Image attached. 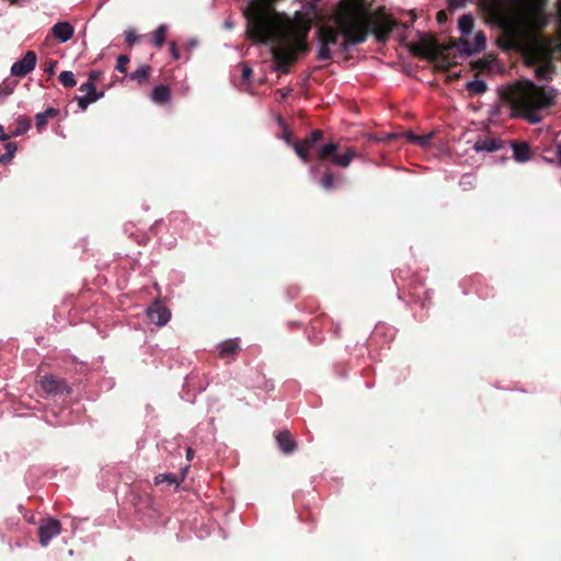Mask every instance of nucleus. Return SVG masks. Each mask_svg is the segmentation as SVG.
I'll use <instances>...</instances> for the list:
<instances>
[{"label":"nucleus","mask_w":561,"mask_h":561,"mask_svg":"<svg viewBox=\"0 0 561 561\" xmlns=\"http://www.w3.org/2000/svg\"><path fill=\"white\" fill-rule=\"evenodd\" d=\"M394 22L383 13H370L358 1H345L331 23L317 30L318 59L325 61L335 50L347 51L350 46L364 43L371 31L378 42H385Z\"/></svg>","instance_id":"f257e3e1"},{"label":"nucleus","mask_w":561,"mask_h":561,"mask_svg":"<svg viewBox=\"0 0 561 561\" xmlns=\"http://www.w3.org/2000/svg\"><path fill=\"white\" fill-rule=\"evenodd\" d=\"M554 98L553 89L538 87L530 81L518 82L504 93V99L511 105L512 115L523 117L531 124L542 119L540 111L550 107Z\"/></svg>","instance_id":"f03ea898"},{"label":"nucleus","mask_w":561,"mask_h":561,"mask_svg":"<svg viewBox=\"0 0 561 561\" xmlns=\"http://www.w3.org/2000/svg\"><path fill=\"white\" fill-rule=\"evenodd\" d=\"M339 145L335 142H328L319 148L318 159L325 160L331 157L332 162L342 168H347L353 159L357 156V152L347 147L341 153H337Z\"/></svg>","instance_id":"7ed1b4c3"},{"label":"nucleus","mask_w":561,"mask_h":561,"mask_svg":"<svg viewBox=\"0 0 561 561\" xmlns=\"http://www.w3.org/2000/svg\"><path fill=\"white\" fill-rule=\"evenodd\" d=\"M36 61V54L32 50H28L25 53L21 60L12 65L10 72L14 77H25L27 73L35 69Z\"/></svg>","instance_id":"20e7f679"},{"label":"nucleus","mask_w":561,"mask_h":561,"mask_svg":"<svg viewBox=\"0 0 561 561\" xmlns=\"http://www.w3.org/2000/svg\"><path fill=\"white\" fill-rule=\"evenodd\" d=\"M61 526L57 519L49 518L41 524L38 528L39 542L46 547L49 541L60 534Z\"/></svg>","instance_id":"39448f33"},{"label":"nucleus","mask_w":561,"mask_h":561,"mask_svg":"<svg viewBox=\"0 0 561 561\" xmlns=\"http://www.w3.org/2000/svg\"><path fill=\"white\" fill-rule=\"evenodd\" d=\"M486 38L483 32H477L472 41L468 38L460 39L458 45L459 50L465 51L468 55H472L481 51L485 48Z\"/></svg>","instance_id":"423d86ee"},{"label":"nucleus","mask_w":561,"mask_h":561,"mask_svg":"<svg viewBox=\"0 0 561 561\" xmlns=\"http://www.w3.org/2000/svg\"><path fill=\"white\" fill-rule=\"evenodd\" d=\"M147 316L152 323L162 327L169 322L171 313L167 307L160 302H154L148 308Z\"/></svg>","instance_id":"0eeeda50"},{"label":"nucleus","mask_w":561,"mask_h":561,"mask_svg":"<svg viewBox=\"0 0 561 561\" xmlns=\"http://www.w3.org/2000/svg\"><path fill=\"white\" fill-rule=\"evenodd\" d=\"M503 147V141L501 139L494 137H480L473 144V149L477 152L485 151V152H494L500 150Z\"/></svg>","instance_id":"6e6552de"},{"label":"nucleus","mask_w":561,"mask_h":561,"mask_svg":"<svg viewBox=\"0 0 561 561\" xmlns=\"http://www.w3.org/2000/svg\"><path fill=\"white\" fill-rule=\"evenodd\" d=\"M51 34L58 42L66 43L73 36L75 28L68 22H58L51 27Z\"/></svg>","instance_id":"1a4fd4ad"},{"label":"nucleus","mask_w":561,"mask_h":561,"mask_svg":"<svg viewBox=\"0 0 561 561\" xmlns=\"http://www.w3.org/2000/svg\"><path fill=\"white\" fill-rule=\"evenodd\" d=\"M276 442L279 449L285 454H290L296 449V442L288 431H280L276 434Z\"/></svg>","instance_id":"9d476101"},{"label":"nucleus","mask_w":561,"mask_h":561,"mask_svg":"<svg viewBox=\"0 0 561 561\" xmlns=\"http://www.w3.org/2000/svg\"><path fill=\"white\" fill-rule=\"evenodd\" d=\"M171 91L169 87L160 84L153 88L151 100L157 104H164L170 101Z\"/></svg>","instance_id":"9b49d317"},{"label":"nucleus","mask_w":561,"mask_h":561,"mask_svg":"<svg viewBox=\"0 0 561 561\" xmlns=\"http://www.w3.org/2000/svg\"><path fill=\"white\" fill-rule=\"evenodd\" d=\"M513 154L516 161L526 162L530 159L529 146L525 142L513 145Z\"/></svg>","instance_id":"f8f14e48"},{"label":"nucleus","mask_w":561,"mask_h":561,"mask_svg":"<svg viewBox=\"0 0 561 561\" xmlns=\"http://www.w3.org/2000/svg\"><path fill=\"white\" fill-rule=\"evenodd\" d=\"M219 355L221 357H227L230 355L236 354L240 350L239 341L237 339L234 340H227L222 342L219 346Z\"/></svg>","instance_id":"ddd939ff"},{"label":"nucleus","mask_w":561,"mask_h":561,"mask_svg":"<svg viewBox=\"0 0 561 561\" xmlns=\"http://www.w3.org/2000/svg\"><path fill=\"white\" fill-rule=\"evenodd\" d=\"M554 67L553 65L546 60L535 68V75L539 80H550L553 73Z\"/></svg>","instance_id":"4468645a"},{"label":"nucleus","mask_w":561,"mask_h":561,"mask_svg":"<svg viewBox=\"0 0 561 561\" xmlns=\"http://www.w3.org/2000/svg\"><path fill=\"white\" fill-rule=\"evenodd\" d=\"M42 388L48 393H56L61 389V382L54 376H45L41 379Z\"/></svg>","instance_id":"2eb2a0df"},{"label":"nucleus","mask_w":561,"mask_h":561,"mask_svg":"<svg viewBox=\"0 0 561 561\" xmlns=\"http://www.w3.org/2000/svg\"><path fill=\"white\" fill-rule=\"evenodd\" d=\"M293 148L297 156L305 162H308L310 159L309 151L311 147L305 140H300L293 144Z\"/></svg>","instance_id":"dca6fc26"},{"label":"nucleus","mask_w":561,"mask_h":561,"mask_svg":"<svg viewBox=\"0 0 561 561\" xmlns=\"http://www.w3.org/2000/svg\"><path fill=\"white\" fill-rule=\"evenodd\" d=\"M30 127V121L24 116H19L15 121V128L11 131L12 137H18L25 134Z\"/></svg>","instance_id":"f3484780"},{"label":"nucleus","mask_w":561,"mask_h":561,"mask_svg":"<svg viewBox=\"0 0 561 561\" xmlns=\"http://www.w3.org/2000/svg\"><path fill=\"white\" fill-rule=\"evenodd\" d=\"M80 92L84 93L83 96H98V100L103 96V93H96L93 83V75L89 76V81L80 85Z\"/></svg>","instance_id":"a211bd4d"},{"label":"nucleus","mask_w":561,"mask_h":561,"mask_svg":"<svg viewBox=\"0 0 561 561\" xmlns=\"http://www.w3.org/2000/svg\"><path fill=\"white\" fill-rule=\"evenodd\" d=\"M474 21L470 15H462L459 19L458 27L462 35H469L473 30Z\"/></svg>","instance_id":"6ab92c4d"},{"label":"nucleus","mask_w":561,"mask_h":561,"mask_svg":"<svg viewBox=\"0 0 561 561\" xmlns=\"http://www.w3.org/2000/svg\"><path fill=\"white\" fill-rule=\"evenodd\" d=\"M167 31H168V28L164 24L159 25L158 28L154 31V33L152 35V43L157 47H161L163 45V43L165 42Z\"/></svg>","instance_id":"aec40b11"},{"label":"nucleus","mask_w":561,"mask_h":561,"mask_svg":"<svg viewBox=\"0 0 561 561\" xmlns=\"http://www.w3.org/2000/svg\"><path fill=\"white\" fill-rule=\"evenodd\" d=\"M467 89L473 94H482L486 91V83L483 80L476 79L467 83Z\"/></svg>","instance_id":"412c9836"},{"label":"nucleus","mask_w":561,"mask_h":561,"mask_svg":"<svg viewBox=\"0 0 561 561\" xmlns=\"http://www.w3.org/2000/svg\"><path fill=\"white\" fill-rule=\"evenodd\" d=\"M150 70L149 66L142 65L130 75V78L137 81H145L149 77Z\"/></svg>","instance_id":"4be33fe9"},{"label":"nucleus","mask_w":561,"mask_h":561,"mask_svg":"<svg viewBox=\"0 0 561 561\" xmlns=\"http://www.w3.org/2000/svg\"><path fill=\"white\" fill-rule=\"evenodd\" d=\"M59 81L66 88H72V87H75L77 84V81L75 79V75L71 71H62V72H60Z\"/></svg>","instance_id":"5701e85b"},{"label":"nucleus","mask_w":561,"mask_h":561,"mask_svg":"<svg viewBox=\"0 0 561 561\" xmlns=\"http://www.w3.org/2000/svg\"><path fill=\"white\" fill-rule=\"evenodd\" d=\"M167 482L168 484H175L179 485V481L176 480L174 474H159L154 478L156 484H161Z\"/></svg>","instance_id":"b1692460"},{"label":"nucleus","mask_w":561,"mask_h":561,"mask_svg":"<svg viewBox=\"0 0 561 561\" xmlns=\"http://www.w3.org/2000/svg\"><path fill=\"white\" fill-rule=\"evenodd\" d=\"M16 145L14 142H8L5 145V153L1 156V158L3 159L4 163L9 162L12 160V158L14 157L15 152H16Z\"/></svg>","instance_id":"393cba45"},{"label":"nucleus","mask_w":561,"mask_h":561,"mask_svg":"<svg viewBox=\"0 0 561 561\" xmlns=\"http://www.w3.org/2000/svg\"><path fill=\"white\" fill-rule=\"evenodd\" d=\"M78 105L81 108V111H85L89 104L98 101V96H78Z\"/></svg>","instance_id":"a878e982"},{"label":"nucleus","mask_w":561,"mask_h":561,"mask_svg":"<svg viewBox=\"0 0 561 561\" xmlns=\"http://www.w3.org/2000/svg\"><path fill=\"white\" fill-rule=\"evenodd\" d=\"M322 137H323V133H322L321 130H319V129H316V130H313V131L310 134V136H309L308 138H306V139H304V140H305L306 142H308V145L312 148V147H313V145H314L317 141H319V140H321V139H322Z\"/></svg>","instance_id":"bb28decb"},{"label":"nucleus","mask_w":561,"mask_h":561,"mask_svg":"<svg viewBox=\"0 0 561 561\" xmlns=\"http://www.w3.org/2000/svg\"><path fill=\"white\" fill-rule=\"evenodd\" d=\"M128 61H129V59L126 55H121L116 61V70H118L122 73H125L127 70Z\"/></svg>","instance_id":"cd10ccee"},{"label":"nucleus","mask_w":561,"mask_h":561,"mask_svg":"<svg viewBox=\"0 0 561 561\" xmlns=\"http://www.w3.org/2000/svg\"><path fill=\"white\" fill-rule=\"evenodd\" d=\"M48 118L45 115L38 113L35 116L36 128L42 131L47 125Z\"/></svg>","instance_id":"c85d7f7f"},{"label":"nucleus","mask_w":561,"mask_h":561,"mask_svg":"<svg viewBox=\"0 0 561 561\" xmlns=\"http://www.w3.org/2000/svg\"><path fill=\"white\" fill-rule=\"evenodd\" d=\"M321 184L324 188L330 190L334 185V178L331 173H325L321 180Z\"/></svg>","instance_id":"c756f323"},{"label":"nucleus","mask_w":561,"mask_h":561,"mask_svg":"<svg viewBox=\"0 0 561 561\" xmlns=\"http://www.w3.org/2000/svg\"><path fill=\"white\" fill-rule=\"evenodd\" d=\"M13 89H14V84L3 82L2 85L0 87V96H7V95L11 94Z\"/></svg>","instance_id":"7c9ffc66"},{"label":"nucleus","mask_w":561,"mask_h":561,"mask_svg":"<svg viewBox=\"0 0 561 561\" xmlns=\"http://www.w3.org/2000/svg\"><path fill=\"white\" fill-rule=\"evenodd\" d=\"M430 139H431V135L417 136V137L413 138V142L420 145L421 147H425L430 142Z\"/></svg>","instance_id":"2f4dec72"},{"label":"nucleus","mask_w":561,"mask_h":561,"mask_svg":"<svg viewBox=\"0 0 561 561\" xmlns=\"http://www.w3.org/2000/svg\"><path fill=\"white\" fill-rule=\"evenodd\" d=\"M56 66L57 61L49 60L45 64L44 71L47 72L49 76H53L55 73Z\"/></svg>","instance_id":"473e14b6"},{"label":"nucleus","mask_w":561,"mask_h":561,"mask_svg":"<svg viewBox=\"0 0 561 561\" xmlns=\"http://www.w3.org/2000/svg\"><path fill=\"white\" fill-rule=\"evenodd\" d=\"M241 72H242V79L244 81H249L252 76V69L247 65H242Z\"/></svg>","instance_id":"72a5a7b5"},{"label":"nucleus","mask_w":561,"mask_h":561,"mask_svg":"<svg viewBox=\"0 0 561 561\" xmlns=\"http://www.w3.org/2000/svg\"><path fill=\"white\" fill-rule=\"evenodd\" d=\"M553 147L556 159L558 163L561 165V140H556Z\"/></svg>","instance_id":"f704fd0d"},{"label":"nucleus","mask_w":561,"mask_h":561,"mask_svg":"<svg viewBox=\"0 0 561 561\" xmlns=\"http://www.w3.org/2000/svg\"><path fill=\"white\" fill-rule=\"evenodd\" d=\"M11 137H12V134L5 133L4 127L0 124V141H5Z\"/></svg>","instance_id":"c9c22d12"},{"label":"nucleus","mask_w":561,"mask_h":561,"mask_svg":"<svg viewBox=\"0 0 561 561\" xmlns=\"http://www.w3.org/2000/svg\"><path fill=\"white\" fill-rule=\"evenodd\" d=\"M170 51H171L173 59L178 60L180 58V54L178 51L175 43L170 44Z\"/></svg>","instance_id":"e433bc0d"},{"label":"nucleus","mask_w":561,"mask_h":561,"mask_svg":"<svg viewBox=\"0 0 561 561\" xmlns=\"http://www.w3.org/2000/svg\"><path fill=\"white\" fill-rule=\"evenodd\" d=\"M136 39H137V36H136V34L133 31L126 32V41L129 44H134L136 42Z\"/></svg>","instance_id":"4c0bfd02"},{"label":"nucleus","mask_w":561,"mask_h":561,"mask_svg":"<svg viewBox=\"0 0 561 561\" xmlns=\"http://www.w3.org/2000/svg\"><path fill=\"white\" fill-rule=\"evenodd\" d=\"M41 114L45 115V117L50 118L57 115V110L49 107L45 112H42Z\"/></svg>","instance_id":"58836bf2"},{"label":"nucleus","mask_w":561,"mask_h":561,"mask_svg":"<svg viewBox=\"0 0 561 561\" xmlns=\"http://www.w3.org/2000/svg\"><path fill=\"white\" fill-rule=\"evenodd\" d=\"M405 136L409 139V141H411V142H413V138L417 137V135H414L412 133H408Z\"/></svg>","instance_id":"ea45409f"},{"label":"nucleus","mask_w":561,"mask_h":561,"mask_svg":"<svg viewBox=\"0 0 561 561\" xmlns=\"http://www.w3.org/2000/svg\"><path fill=\"white\" fill-rule=\"evenodd\" d=\"M186 457H187V459H188V460H190V459H192V457H193V450H192V448H188V449L186 450Z\"/></svg>","instance_id":"a19ab883"},{"label":"nucleus","mask_w":561,"mask_h":561,"mask_svg":"<svg viewBox=\"0 0 561 561\" xmlns=\"http://www.w3.org/2000/svg\"><path fill=\"white\" fill-rule=\"evenodd\" d=\"M90 75H93V82H94L95 80H98V78H99V73H98V72H94V71H93V72H91Z\"/></svg>","instance_id":"79ce46f5"},{"label":"nucleus","mask_w":561,"mask_h":561,"mask_svg":"<svg viewBox=\"0 0 561 561\" xmlns=\"http://www.w3.org/2000/svg\"><path fill=\"white\" fill-rule=\"evenodd\" d=\"M443 16H444V13H443V12H439V13H438V19H439V20H443Z\"/></svg>","instance_id":"37998d69"},{"label":"nucleus","mask_w":561,"mask_h":561,"mask_svg":"<svg viewBox=\"0 0 561 561\" xmlns=\"http://www.w3.org/2000/svg\"><path fill=\"white\" fill-rule=\"evenodd\" d=\"M1 163H4V161H3V159L0 157V164H1Z\"/></svg>","instance_id":"c03bdc74"},{"label":"nucleus","mask_w":561,"mask_h":561,"mask_svg":"<svg viewBox=\"0 0 561 561\" xmlns=\"http://www.w3.org/2000/svg\"><path fill=\"white\" fill-rule=\"evenodd\" d=\"M13 3L18 2V0H11Z\"/></svg>","instance_id":"a18cd8bd"}]
</instances>
